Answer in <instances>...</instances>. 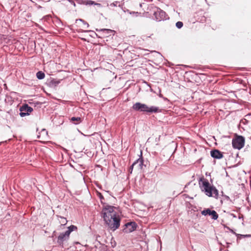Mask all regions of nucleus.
<instances>
[{
  "label": "nucleus",
  "instance_id": "20e7f679",
  "mask_svg": "<svg viewBox=\"0 0 251 251\" xmlns=\"http://www.w3.org/2000/svg\"><path fill=\"white\" fill-rule=\"evenodd\" d=\"M121 219L119 216L115 217L113 215V218L104 221V223L109 228L113 231L116 230L120 226Z\"/></svg>",
  "mask_w": 251,
  "mask_h": 251
},
{
  "label": "nucleus",
  "instance_id": "1a4fd4ad",
  "mask_svg": "<svg viewBox=\"0 0 251 251\" xmlns=\"http://www.w3.org/2000/svg\"><path fill=\"white\" fill-rule=\"evenodd\" d=\"M70 235L65 231L61 233L57 237V242L61 246L63 245V242L69 240Z\"/></svg>",
  "mask_w": 251,
  "mask_h": 251
},
{
  "label": "nucleus",
  "instance_id": "423d86ee",
  "mask_svg": "<svg viewBox=\"0 0 251 251\" xmlns=\"http://www.w3.org/2000/svg\"><path fill=\"white\" fill-rule=\"evenodd\" d=\"M137 226V223L134 221L128 222L124 225L122 230L124 233H131L135 231Z\"/></svg>",
  "mask_w": 251,
  "mask_h": 251
},
{
  "label": "nucleus",
  "instance_id": "6ab92c4d",
  "mask_svg": "<svg viewBox=\"0 0 251 251\" xmlns=\"http://www.w3.org/2000/svg\"><path fill=\"white\" fill-rule=\"evenodd\" d=\"M60 219H61V220L60 221V222L61 224V225H62V226L66 225L67 223V220L66 218L63 217H60Z\"/></svg>",
  "mask_w": 251,
  "mask_h": 251
},
{
  "label": "nucleus",
  "instance_id": "6e6552de",
  "mask_svg": "<svg viewBox=\"0 0 251 251\" xmlns=\"http://www.w3.org/2000/svg\"><path fill=\"white\" fill-rule=\"evenodd\" d=\"M153 15L157 21H160L167 19L166 13L159 8L155 7Z\"/></svg>",
  "mask_w": 251,
  "mask_h": 251
},
{
  "label": "nucleus",
  "instance_id": "a878e982",
  "mask_svg": "<svg viewBox=\"0 0 251 251\" xmlns=\"http://www.w3.org/2000/svg\"><path fill=\"white\" fill-rule=\"evenodd\" d=\"M226 199H229V197H227V196H226Z\"/></svg>",
  "mask_w": 251,
  "mask_h": 251
},
{
  "label": "nucleus",
  "instance_id": "a211bd4d",
  "mask_svg": "<svg viewBox=\"0 0 251 251\" xmlns=\"http://www.w3.org/2000/svg\"><path fill=\"white\" fill-rule=\"evenodd\" d=\"M78 21L81 22L83 23V28H88L89 27V24L88 23H87L86 22H85V21H84L83 20H82L81 19H78V20H76V23Z\"/></svg>",
  "mask_w": 251,
  "mask_h": 251
},
{
  "label": "nucleus",
  "instance_id": "5701e85b",
  "mask_svg": "<svg viewBox=\"0 0 251 251\" xmlns=\"http://www.w3.org/2000/svg\"><path fill=\"white\" fill-rule=\"evenodd\" d=\"M226 228H228V229H229L230 232L233 234H234L235 235H236V234H237L236 233H235L232 229H230L229 227H227V226H226Z\"/></svg>",
  "mask_w": 251,
  "mask_h": 251
},
{
  "label": "nucleus",
  "instance_id": "f3484780",
  "mask_svg": "<svg viewBox=\"0 0 251 251\" xmlns=\"http://www.w3.org/2000/svg\"><path fill=\"white\" fill-rule=\"evenodd\" d=\"M45 74L42 71H39L36 74V76L39 79H42L45 77Z\"/></svg>",
  "mask_w": 251,
  "mask_h": 251
},
{
  "label": "nucleus",
  "instance_id": "dca6fc26",
  "mask_svg": "<svg viewBox=\"0 0 251 251\" xmlns=\"http://www.w3.org/2000/svg\"><path fill=\"white\" fill-rule=\"evenodd\" d=\"M236 236H237V240L241 239L242 238L251 237V234H236Z\"/></svg>",
  "mask_w": 251,
  "mask_h": 251
},
{
  "label": "nucleus",
  "instance_id": "412c9836",
  "mask_svg": "<svg viewBox=\"0 0 251 251\" xmlns=\"http://www.w3.org/2000/svg\"><path fill=\"white\" fill-rule=\"evenodd\" d=\"M86 4H88V5L95 4V5H100V4L96 3L94 1L91 0H88L86 2Z\"/></svg>",
  "mask_w": 251,
  "mask_h": 251
},
{
  "label": "nucleus",
  "instance_id": "bb28decb",
  "mask_svg": "<svg viewBox=\"0 0 251 251\" xmlns=\"http://www.w3.org/2000/svg\"><path fill=\"white\" fill-rule=\"evenodd\" d=\"M14 117H12V121H14Z\"/></svg>",
  "mask_w": 251,
  "mask_h": 251
},
{
  "label": "nucleus",
  "instance_id": "aec40b11",
  "mask_svg": "<svg viewBox=\"0 0 251 251\" xmlns=\"http://www.w3.org/2000/svg\"><path fill=\"white\" fill-rule=\"evenodd\" d=\"M119 2L118 1H114L111 3H110V4H107V6H110V7H116V6H117L118 5L119 6H120V4H119Z\"/></svg>",
  "mask_w": 251,
  "mask_h": 251
},
{
  "label": "nucleus",
  "instance_id": "cd10ccee",
  "mask_svg": "<svg viewBox=\"0 0 251 251\" xmlns=\"http://www.w3.org/2000/svg\"><path fill=\"white\" fill-rule=\"evenodd\" d=\"M100 198H101V194H100Z\"/></svg>",
  "mask_w": 251,
  "mask_h": 251
},
{
  "label": "nucleus",
  "instance_id": "4be33fe9",
  "mask_svg": "<svg viewBox=\"0 0 251 251\" xmlns=\"http://www.w3.org/2000/svg\"><path fill=\"white\" fill-rule=\"evenodd\" d=\"M176 26L178 28H180L182 27L183 26V23L182 22H177L176 23Z\"/></svg>",
  "mask_w": 251,
  "mask_h": 251
},
{
  "label": "nucleus",
  "instance_id": "f8f14e48",
  "mask_svg": "<svg viewBox=\"0 0 251 251\" xmlns=\"http://www.w3.org/2000/svg\"><path fill=\"white\" fill-rule=\"evenodd\" d=\"M143 165V161L142 158H139L135 161L132 165V168L137 167L138 169H142Z\"/></svg>",
  "mask_w": 251,
  "mask_h": 251
},
{
  "label": "nucleus",
  "instance_id": "b1692460",
  "mask_svg": "<svg viewBox=\"0 0 251 251\" xmlns=\"http://www.w3.org/2000/svg\"><path fill=\"white\" fill-rule=\"evenodd\" d=\"M70 1L71 2V3H72V4L74 6H75V2H74V1Z\"/></svg>",
  "mask_w": 251,
  "mask_h": 251
},
{
  "label": "nucleus",
  "instance_id": "7ed1b4c3",
  "mask_svg": "<svg viewBox=\"0 0 251 251\" xmlns=\"http://www.w3.org/2000/svg\"><path fill=\"white\" fill-rule=\"evenodd\" d=\"M115 207L110 205H106L104 206L101 212V216L103 219V221L113 218V215L115 217L119 216L116 212L114 210Z\"/></svg>",
  "mask_w": 251,
  "mask_h": 251
},
{
  "label": "nucleus",
  "instance_id": "39448f33",
  "mask_svg": "<svg viewBox=\"0 0 251 251\" xmlns=\"http://www.w3.org/2000/svg\"><path fill=\"white\" fill-rule=\"evenodd\" d=\"M232 146L234 149H241L245 144V138L242 136H237L232 139Z\"/></svg>",
  "mask_w": 251,
  "mask_h": 251
},
{
  "label": "nucleus",
  "instance_id": "f257e3e1",
  "mask_svg": "<svg viewBox=\"0 0 251 251\" xmlns=\"http://www.w3.org/2000/svg\"><path fill=\"white\" fill-rule=\"evenodd\" d=\"M199 183L201 191L207 196L213 197H216L218 196V192L217 190L212 186L206 178L204 177L201 178Z\"/></svg>",
  "mask_w": 251,
  "mask_h": 251
},
{
  "label": "nucleus",
  "instance_id": "2eb2a0df",
  "mask_svg": "<svg viewBox=\"0 0 251 251\" xmlns=\"http://www.w3.org/2000/svg\"><path fill=\"white\" fill-rule=\"evenodd\" d=\"M71 121L75 124H78L81 122V119L80 117H72Z\"/></svg>",
  "mask_w": 251,
  "mask_h": 251
},
{
  "label": "nucleus",
  "instance_id": "ddd939ff",
  "mask_svg": "<svg viewBox=\"0 0 251 251\" xmlns=\"http://www.w3.org/2000/svg\"><path fill=\"white\" fill-rule=\"evenodd\" d=\"M77 228L75 226L71 225L68 227V230H66V232L70 235L72 231L77 229Z\"/></svg>",
  "mask_w": 251,
  "mask_h": 251
},
{
  "label": "nucleus",
  "instance_id": "4468645a",
  "mask_svg": "<svg viewBox=\"0 0 251 251\" xmlns=\"http://www.w3.org/2000/svg\"><path fill=\"white\" fill-rule=\"evenodd\" d=\"M99 31L102 34L107 35L110 34L113 32V30L109 29L102 28L100 29Z\"/></svg>",
  "mask_w": 251,
  "mask_h": 251
},
{
  "label": "nucleus",
  "instance_id": "9d476101",
  "mask_svg": "<svg viewBox=\"0 0 251 251\" xmlns=\"http://www.w3.org/2000/svg\"><path fill=\"white\" fill-rule=\"evenodd\" d=\"M20 110L21 112L20 113V115L21 117H23L29 115V113L32 111L33 109L31 107L28 106V105L25 104L21 108Z\"/></svg>",
  "mask_w": 251,
  "mask_h": 251
},
{
  "label": "nucleus",
  "instance_id": "0eeeda50",
  "mask_svg": "<svg viewBox=\"0 0 251 251\" xmlns=\"http://www.w3.org/2000/svg\"><path fill=\"white\" fill-rule=\"evenodd\" d=\"M201 213L203 216H209L211 219L214 220H216L218 218L219 215L216 211L211 210L210 208H205L201 211Z\"/></svg>",
  "mask_w": 251,
  "mask_h": 251
},
{
  "label": "nucleus",
  "instance_id": "393cba45",
  "mask_svg": "<svg viewBox=\"0 0 251 251\" xmlns=\"http://www.w3.org/2000/svg\"><path fill=\"white\" fill-rule=\"evenodd\" d=\"M133 168H132V166H131L130 167V170H131V172H130V173H131V172H132V170H133Z\"/></svg>",
  "mask_w": 251,
  "mask_h": 251
},
{
  "label": "nucleus",
  "instance_id": "f03ea898",
  "mask_svg": "<svg viewBox=\"0 0 251 251\" xmlns=\"http://www.w3.org/2000/svg\"><path fill=\"white\" fill-rule=\"evenodd\" d=\"M132 109L139 112H145L147 113H158L161 112V110L158 107L151 106H148L147 104L140 102H136L132 106Z\"/></svg>",
  "mask_w": 251,
  "mask_h": 251
},
{
  "label": "nucleus",
  "instance_id": "9b49d317",
  "mask_svg": "<svg viewBox=\"0 0 251 251\" xmlns=\"http://www.w3.org/2000/svg\"><path fill=\"white\" fill-rule=\"evenodd\" d=\"M210 154L212 157L216 159H221L223 157L222 153L217 150L211 151Z\"/></svg>",
  "mask_w": 251,
  "mask_h": 251
}]
</instances>
